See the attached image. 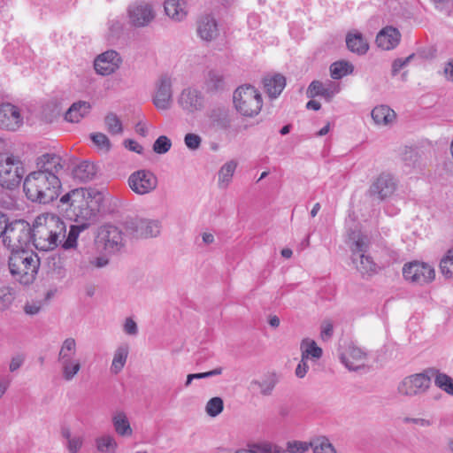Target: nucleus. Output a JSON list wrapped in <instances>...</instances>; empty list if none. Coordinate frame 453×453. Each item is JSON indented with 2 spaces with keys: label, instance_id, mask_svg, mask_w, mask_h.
Here are the masks:
<instances>
[{
  "label": "nucleus",
  "instance_id": "1",
  "mask_svg": "<svg viewBox=\"0 0 453 453\" xmlns=\"http://www.w3.org/2000/svg\"><path fill=\"white\" fill-rule=\"evenodd\" d=\"M31 228V241L38 250H53L65 238V224L55 214L37 216Z\"/></svg>",
  "mask_w": 453,
  "mask_h": 453
},
{
  "label": "nucleus",
  "instance_id": "58",
  "mask_svg": "<svg viewBox=\"0 0 453 453\" xmlns=\"http://www.w3.org/2000/svg\"><path fill=\"white\" fill-rule=\"evenodd\" d=\"M123 330L128 335H136L138 334V326L136 322L131 318L126 319L123 326Z\"/></svg>",
  "mask_w": 453,
  "mask_h": 453
},
{
  "label": "nucleus",
  "instance_id": "33",
  "mask_svg": "<svg viewBox=\"0 0 453 453\" xmlns=\"http://www.w3.org/2000/svg\"><path fill=\"white\" fill-rule=\"evenodd\" d=\"M237 167V162L230 160L225 163L219 171L218 186L220 189H226L232 181V178Z\"/></svg>",
  "mask_w": 453,
  "mask_h": 453
},
{
  "label": "nucleus",
  "instance_id": "24",
  "mask_svg": "<svg viewBox=\"0 0 453 453\" xmlns=\"http://www.w3.org/2000/svg\"><path fill=\"white\" fill-rule=\"evenodd\" d=\"M265 92L273 99L280 96L286 86V79L281 74L267 75L263 79Z\"/></svg>",
  "mask_w": 453,
  "mask_h": 453
},
{
  "label": "nucleus",
  "instance_id": "46",
  "mask_svg": "<svg viewBox=\"0 0 453 453\" xmlns=\"http://www.w3.org/2000/svg\"><path fill=\"white\" fill-rule=\"evenodd\" d=\"M278 382V379L275 374H272L267 380L264 381L253 380L251 385H256L260 388V392L264 395H271L275 385Z\"/></svg>",
  "mask_w": 453,
  "mask_h": 453
},
{
  "label": "nucleus",
  "instance_id": "19",
  "mask_svg": "<svg viewBox=\"0 0 453 453\" xmlns=\"http://www.w3.org/2000/svg\"><path fill=\"white\" fill-rule=\"evenodd\" d=\"M23 124V117L19 109L10 104H0V127L9 131H16Z\"/></svg>",
  "mask_w": 453,
  "mask_h": 453
},
{
  "label": "nucleus",
  "instance_id": "27",
  "mask_svg": "<svg viewBox=\"0 0 453 453\" xmlns=\"http://www.w3.org/2000/svg\"><path fill=\"white\" fill-rule=\"evenodd\" d=\"M372 119L378 126H389L395 119V111L387 105H379L372 109Z\"/></svg>",
  "mask_w": 453,
  "mask_h": 453
},
{
  "label": "nucleus",
  "instance_id": "21",
  "mask_svg": "<svg viewBox=\"0 0 453 453\" xmlns=\"http://www.w3.org/2000/svg\"><path fill=\"white\" fill-rule=\"evenodd\" d=\"M196 33L204 42L214 41L219 35L218 21L211 14L199 17L196 21Z\"/></svg>",
  "mask_w": 453,
  "mask_h": 453
},
{
  "label": "nucleus",
  "instance_id": "60",
  "mask_svg": "<svg viewBox=\"0 0 453 453\" xmlns=\"http://www.w3.org/2000/svg\"><path fill=\"white\" fill-rule=\"evenodd\" d=\"M333 324L329 321H325L321 325L320 336L322 340L326 341L333 335Z\"/></svg>",
  "mask_w": 453,
  "mask_h": 453
},
{
  "label": "nucleus",
  "instance_id": "22",
  "mask_svg": "<svg viewBox=\"0 0 453 453\" xmlns=\"http://www.w3.org/2000/svg\"><path fill=\"white\" fill-rule=\"evenodd\" d=\"M180 106L188 112L200 111L203 107V96L202 93L192 88L182 90L178 99Z\"/></svg>",
  "mask_w": 453,
  "mask_h": 453
},
{
  "label": "nucleus",
  "instance_id": "8",
  "mask_svg": "<svg viewBox=\"0 0 453 453\" xmlns=\"http://www.w3.org/2000/svg\"><path fill=\"white\" fill-rule=\"evenodd\" d=\"M32 228L30 224L24 219L6 220V227L4 229L3 243L12 252L25 250V247L31 241Z\"/></svg>",
  "mask_w": 453,
  "mask_h": 453
},
{
  "label": "nucleus",
  "instance_id": "62",
  "mask_svg": "<svg viewBox=\"0 0 453 453\" xmlns=\"http://www.w3.org/2000/svg\"><path fill=\"white\" fill-rule=\"evenodd\" d=\"M42 309V303L40 302L27 303L24 306V311L28 315H36Z\"/></svg>",
  "mask_w": 453,
  "mask_h": 453
},
{
  "label": "nucleus",
  "instance_id": "57",
  "mask_svg": "<svg viewBox=\"0 0 453 453\" xmlns=\"http://www.w3.org/2000/svg\"><path fill=\"white\" fill-rule=\"evenodd\" d=\"M217 126L223 130H229L232 127V119L226 112L220 113L219 118L215 119Z\"/></svg>",
  "mask_w": 453,
  "mask_h": 453
},
{
  "label": "nucleus",
  "instance_id": "20",
  "mask_svg": "<svg viewBox=\"0 0 453 453\" xmlns=\"http://www.w3.org/2000/svg\"><path fill=\"white\" fill-rule=\"evenodd\" d=\"M36 170L44 175H51L53 178H59L58 174L63 169V159L54 153H45L36 158Z\"/></svg>",
  "mask_w": 453,
  "mask_h": 453
},
{
  "label": "nucleus",
  "instance_id": "64",
  "mask_svg": "<svg viewBox=\"0 0 453 453\" xmlns=\"http://www.w3.org/2000/svg\"><path fill=\"white\" fill-rule=\"evenodd\" d=\"M25 357L21 354H18L12 357V360L10 362V371L15 372L17 371L24 363Z\"/></svg>",
  "mask_w": 453,
  "mask_h": 453
},
{
  "label": "nucleus",
  "instance_id": "9",
  "mask_svg": "<svg viewBox=\"0 0 453 453\" xmlns=\"http://www.w3.org/2000/svg\"><path fill=\"white\" fill-rule=\"evenodd\" d=\"M434 372V368H428L422 372L404 378L398 385V393L405 396H414L426 392L431 386Z\"/></svg>",
  "mask_w": 453,
  "mask_h": 453
},
{
  "label": "nucleus",
  "instance_id": "15",
  "mask_svg": "<svg viewBox=\"0 0 453 453\" xmlns=\"http://www.w3.org/2000/svg\"><path fill=\"white\" fill-rule=\"evenodd\" d=\"M100 240L104 242L106 252L114 254L120 251L124 245L123 233L113 225H104L99 232Z\"/></svg>",
  "mask_w": 453,
  "mask_h": 453
},
{
  "label": "nucleus",
  "instance_id": "55",
  "mask_svg": "<svg viewBox=\"0 0 453 453\" xmlns=\"http://www.w3.org/2000/svg\"><path fill=\"white\" fill-rule=\"evenodd\" d=\"M83 445V437L74 435L66 442V448L69 453H78Z\"/></svg>",
  "mask_w": 453,
  "mask_h": 453
},
{
  "label": "nucleus",
  "instance_id": "29",
  "mask_svg": "<svg viewBox=\"0 0 453 453\" xmlns=\"http://www.w3.org/2000/svg\"><path fill=\"white\" fill-rule=\"evenodd\" d=\"M129 354V347L127 344L119 345L114 351L113 358L111 365V372L119 374L126 365Z\"/></svg>",
  "mask_w": 453,
  "mask_h": 453
},
{
  "label": "nucleus",
  "instance_id": "56",
  "mask_svg": "<svg viewBox=\"0 0 453 453\" xmlns=\"http://www.w3.org/2000/svg\"><path fill=\"white\" fill-rule=\"evenodd\" d=\"M414 58V54H411L405 58H396L392 64V75H396L399 71L406 66L410 61Z\"/></svg>",
  "mask_w": 453,
  "mask_h": 453
},
{
  "label": "nucleus",
  "instance_id": "59",
  "mask_svg": "<svg viewBox=\"0 0 453 453\" xmlns=\"http://www.w3.org/2000/svg\"><path fill=\"white\" fill-rule=\"evenodd\" d=\"M308 361L309 360H303V357H301V360H300L299 364L297 365L296 371H295L296 377L302 379L307 374V372L310 369V367L308 365Z\"/></svg>",
  "mask_w": 453,
  "mask_h": 453
},
{
  "label": "nucleus",
  "instance_id": "47",
  "mask_svg": "<svg viewBox=\"0 0 453 453\" xmlns=\"http://www.w3.org/2000/svg\"><path fill=\"white\" fill-rule=\"evenodd\" d=\"M223 408V400L220 397H213L208 401L205 411L210 417H216L222 412Z\"/></svg>",
  "mask_w": 453,
  "mask_h": 453
},
{
  "label": "nucleus",
  "instance_id": "2",
  "mask_svg": "<svg viewBox=\"0 0 453 453\" xmlns=\"http://www.w3.org/2000/svg\"><path fill=\"white\" fill-rule=\"evenodd\" d=\"M62 184L59 178L46 176L40 172H31L24 179L23 191L32 203L48 204L57 199Z\"/></svg>",
  "mask_w": 453,
  "mask_h": 453
},
{
  "label": "nucleus",
  "instance_id": "26",
  "mask_svg": "<svg viewBox=\"0 0 453 453\" xmlns=\"http://www.w3.org/2000/svg\"><path fill=\"white\" fill-rule=\"evenodd\" d=\"M301 357L303 360L317 362L323 355V350L317 342L311 338H304L300 343Z\"/></svg>",
  "mask_w": 453,
  "mask_h": 453
},
{
  "label": "nucleus",
  "instance_id": "10",
  "mask_svg": "<svg viewBox=\"0 0 453 453\" xmlns=\"http://www.w3.org/2000/svg\"><path fill=\"white\" fill-rule=\"evenodd\" d=\"M127 234L132 238H153L161 231V223L157 219H130L125 222Z\"/></svg>",
  "mask_w": 453,
  "mask_h": 453
},
{
  "label": "nucleus",
  "instance_id": "35",
  "mask_svg": "<svg viewBox=\"0 0 453 453\" xmlns=\"http://www.w3.org/2000/svg\"><path fill=\"white\" fill-rule=\"evenodd\" d=\"M96 174L95 167L89 162L84 161L77 165L73 170L74 179L87 182L93 179Z\"/></svg>",
  "mask_w": 453,
  "mask_h": 453
},
{
  "label": "nucleus",
  "instance_id": "25",
  "mask_svg": "<svg viewBox=\"0 0 453 453\" xmlns=\"http://www.w3.org/2000/svg\"><path fill=\"white\" fill-rule=\"evenodd\" d=\"M91 110V104L87 101L73 103L65 114V119L71 123H78L85 118Z\"/></svg>",
  "mask_w": 453,
  "mask_h": 453
},
{
  "label": "nucleus",
  "instance_id": "16",
  "mask_svg": "<svg viewBox=\"0 0 453 453\" xmlns=\"http://www.w3.org/2000/svg\"><path fill=\"white\" fill-rule=\"evenodd\" d=\"M153 104L158 110H168L173 104L172 80L168 75H162L156 82Z\"/></svg>",
  "mask_w": 453,
  "mask_h": 453
},
{
  "label": "nucleus",
  "instance_id": "37",
  "mask_svg": "<svg viewBox=\"0 0 453 453\" xmlns=\"http://www.w3.org/2000/svg\"><path fill=\"white\" fill-rule=\"evenodd\" d=\"M48 269L57 279H63L66 275V269L60 256L52 255L48 258Z\"/></svg>",
  "mask_w": 453,
  "mask_h": 453
},
{
  "label": "nucleus",
  "instance_id": "54",
  "mask_svg": "<svg viewBox=\"0 0 453 453\" xmlns=\"http://www.w3.org/2000/svg\"><path fill=\"white\" fill-rule=\"evenodd\" d=\"M109 264V259L105 256H99L95 257H90L88 265H84L86 269H95V268H103L105 267Z\"/></svg>",
  "mask_w": 453,
  "mask_h": 453
},
{
  "label": "nucleus",
  "instance_id": "13",
  "mask_svg": "<svg viewBox=\"0 0 453 453\" xmlns=\"http://www.w3.org/2000/svg\"><path fill=\"white\" fill-rule=\"evenodd\" d=\"M129 22L136 27H143L155 19L156 12L151 4L145 1H136L127 9Z\"/></svg>",
  "mask_w": 453,
  "mask_h": 453
},
{
  "label": "nucleus",
  "instance_id": "23",
  "mask_svg": "<svg viewBox=\"0 0 453 453\" xmlns=\"http://www.w3.org/2000/svg\"><path fill=\"white\" fill-rule=\"evenodd\" d=\"M400 37V33L396 28L387 27L377 35L376 43L382 50H389L398 45Z\"/></svg>",
  "mask_w": 453,
  "mask_h": 453
},
{
  "label": "nucleus",
  "instance_id": "28",
  "mask_svg": "<svg viewBox=\"0 0 453 453\" xmlns=\"http://www.w3.org/2000/svg\"><path fill=\"white\" fill-rule=\"evenodd\" d=\"M352 262L364 277L371 276L377 273V265L368 255L359 254L358 256L352 257Z\"/></svg>",
  "mask_w": 453,
  "mask_h": 453
},
{
  "label": "nucleus",
  "instance_id": "30",
  "mask_svg": "<svg viewBox=\"0 0 453 453\" xmlns=\"http://www.w3.org/2000/svg\"><path fill=\"white\" fill-rule=\"evenodd\" d=\"M164 7L166 15L175 21H180L187 16L185 3L180 0H165Z\"/></svg>",
  "mask_w": 453,
  "mask_h": 453
},
{
  "label": "nucleus",
  "instance_id": "17",
  "mask_svg": "<svg viewBox=\"0 0 453 453\" xmlns=\"http://www.w3.org/2000/svg\"><path fill=\"white\" fill-rule=\"evenodd\" d=\"M340 360L349 371H358L365 366L367 353L362 349L349 344L340 354Z\"/></svg>",
  "mask_w": 453,
  "mask_h": 453
},
{
  "label": "nucleus",
  "instance_id": "41",
  "mask_svg": "<svg viewBox=\"0 0 453 453\" xmlns=\"http://www.w3.org/2000/svg\"><path fill=\"white\" fill-rule=\"evenodd\" d=\"M353 70V65L344 60L334 62L330 66L331 77L334 80H339L347 74L352 73Z\"/></svg>",
  "mask_w": 453,
  "mask_h": 453
},
{
  "label": "nucleus",
  "instance_id": "49",
  "mask_svg": "<svg viewBox=\"0 0 453 453\" xmlns=\"http://www.w3.org/2000/svg\"><path fill=\"white\" fill-rule=\"evenodd\" d=\"M369 242L367 237L358 234L357 240L351 246L352 257L358 256L359 254H365L368 250Z\"/></svg>",
  "mask_w": 453,
  "mask_h": 453
},
{
  "label": "nucleus",
  "instance_id": "4",
  "mask_svg": "<svg viewBox=\"0 0 453 453\" xmlns=\"http://www.w3.org/2000/svg\"><path fill=\"white\" fill-rule=\"evenodd\" d=\"M8 266L12 276L22 285H30L35 280L40 259L34 253L27 250H16L12 252Z\"/></svg>",
  "mask_w": 453,
  "mask_h": 453
},
{
  "label": "nucleus",
  "instance_id": "32",
  "mask_svg": "<svg viewBox=\"0 0 453 453\" xmlns=\"http://www.w3.org/2000/svg\"><path fill=\"white\" fill-rule=\"evenodd\" d=\"M204 84L208 91L215 92L223 90L226 86L224 74L219 70H210L205 76Z\"/></svg>",
  "mask_w": 453,
  "mask_h": 453
},
{
  "label": "nucleus",
  "instance_id": "42",
  "mask_svg": "<svg viewBox=\"0 0 453 453\" xmlns=\"http://www.w3.org/2000/svg\"><path fill=\"white\" fill-rule=\"evenodd\" d=\"M439 267L441 273L446 279H453V247L442 257Z\"/></svg>",
  "mask_w": 453,
  "mask_h": 453
},
{
  "label": "nucleus",
  "instance_id": "36",
  "mask_svg": "<svg viewBox=\"0 0 453 453\" xmlns=\"http://www.w3.org/2000/svg\"><path fill=\"white\" fill-rule=\"evenodd\" d=\"M112 424L115 432L120 436L132 435V428L126 414L122 411L117 412L112 417Z\"/></svg>",
  "mask_w": 453,
  "mask_h": 453
},
{
  "label": "nucleus",
  "instance_id": "39",
  "mask_svg": "<svg viewBox=\"0 0 453 453\" xmlns=\"http://www.w3.org/2000/svg\"><path fill=\"white\" fill-rule=\"evenodd\" d=\"M96 449L101 453H115L118 443L111 434H104L96 439Z\"/></svg>",
  "mask_w": 453,
  "mask_h": 453
},
{
  "label": "nucleus",
  "instance_id": "48",
  "mask_svg": "<svg viewBox=\"0 0 453 453\" xmlns=\"http://www.w3.org/2000/svg\"><path fill=\"white\" fill-rule=\"evenodd\" d=\"M90 138L95 145L101 150L108 152L111 144L106 134L103 133H94L90 134Z\"/></svg>",
  "mask_w": 453,
  "mask_h": 453
},
{
  "label": "nucleus",
  "instance_id": "40",
  "mask_svg": "<svg viewBox=\"0 0 453 453\" xmlns=\"http://www.w3.org/2000/svg\"><path fill=\"white\" fill-rule=\"evenodd\" d=\"M434 371L435 372L433 373V378L434 379L435 386L447 394L453 395V379L446 373L440 372L435 368H434Z\"/></svg>",
  "mask_w": 453,
  "mask_h": 453
},
{
  "label": "nucleus",
  "instance_id": "5",
  "mask_svg": "<svg viewBox=\"0 0 453 453\" xmlns=\"http://www.w3.org/2000/svg\"><path fill=\"white\" fill-rule=\"evenodd\" d=\"M58 363L65 381H72L81 372L82 362L78 357V345L74 338L67 337L62 342L58 354Z\"/></svg>",
  "mask_w": 453,
  "mask_h": 453
},
{
  "label": "nucleus",
  "instance_id": "3",
  "mask_svg": "<svg viewBox=\"0 0 453 453\" xmlns=\"http://www.w3.org/2000/svg\"><path fill=\"white\" fill-rule=\"evenodd\" d=\"M62 206L70 219L76 222L88 223L96 217V208L90 193L84 188H75L66 193L60 198Z\"/></svg>",
  "mask_w": 453,
  "mask_h": 453
},
{
  "label": "nucleus",
  "instance_id": "7",
  "mask_svg": "<svg viewBox=\"0 0 453 453\" xmlns=\"http://www.w3.org/2000/svg\"><path fill=\"white\" fill-rule=\"evenodd\" d=\"M25 173L21 158L12 152L0 153V186L12 190L18 188Z\"/></svg>",
  "mask_w": 453,
  "mask_h": 453
},
{
  "label": "nucleus",
  "instance_id": "38",
  "mask_svg": "<svg viewBox=\"0 0 453 453\" xmlns=\"http://www.w3.org/2000/svg\"><path fill=\"white\" fill-rule=\"evenodd\" d=\"M88 223H81L80 225H72L68 234L62 244L64 250L74 249L77 246V240L80 233L87 228Z\"/></svg>",
  "mask_w": 453,
  "mask_h": 453
},
{
  "label": "nucleus",
  "instance_id": "14",
  "mask_svg": "<svg viewBox=\"0 0 453 453\" xmlns=\"http://www.w3.org/2000/svg\"><path fill=\"white\" fill-rule=\"evenodd\" d=\"M397 188V180L389 173H381L371 184L369 193L380 200L390 197Z\"/></svg>",
  "mask_w": 453,
  "mask_h": 453
},
{
  "label": "nucleus",
  "instance_id": "51",
  "mask_svg": "<svg viewBox=\"0 0 453 453\" xmlns=\"http://www.w3.org/2000/svg\"><path fill=\"white\" fill-rule=\"evenodd\" d=\"M310 448H311V441H288L287 444V450L289 453H305Z\"/></svg>",
  "mask_w": 453,
  "mask_h": 453
},
{
  "label": "nucleus",
  "instance_id": "11",
  "mask_svg": "<svg viewBox=\"0 0 453 453\" xmlns=\"http://www.w3.org/2000/svg\"><path fill=\"white\" fill-rule=\"evenodd\" d=\"M127 183L134 193L144 196L157 188L158 180L153 172L147 169H140L129 175Z\"/></svg>",
  "mask_w": 453,
  "mask_h": 453
},
{
  "label": "nucleus",
  "instance_id": "50",
  "mask_svg": "<svg viewBox=\"0 0 453 453\" xmlns=\"http://www.w3.org/2000/svg\"><path fill=\"white\" fill-rule=\"evenodd\" d=\"M171 147V140L165 135H160L153 144V151L157 154H165Z\"/></svg>",
  "mask_w": 453,
  "mask_h": 453
},
{
  "label": "nucleus",
  "instance_id": "61",
  "mask_svg": "<svg viewBox=\"0 0 453 453\" xmlns=\"http://www.w3.org/2000/svg\"><path fill=\"white\" fill-rule=\"evenodd\" d=\"M404 422L412 423L422 427H428L433 426L434 424L433 420L423 418H405Z\"/></svg>",
  "mask_w": 453,
  "mask_h": 453
},
{
  "label": "nucleus",
  "instance_id": "44",
  "mask_svg": "<svg viewBox=\"0 0 453 453\" xmlns=\"http://www.w3.org/2000/svg\"><path fill=\"white\" fill-rule=\"evenodd\" d=\"M313 453H337L335 448L326 437H319L311 441Z\"/></svg>",
  "mask_w": 453,
  "mask_h": 453
},
{
  "label": "nucleus",
  "instance_id": "63",
  "mask_svg": "<svg viewBox=\"0 0 453 453\" xmlns=\"http://www.w3.org/2000/svg\"><path fill=\"white\" fill-rule=\"evenodd\" d=\"M418 156L416 151L413 150H408L405 151L403 155V160L405 161L406 165H413L415 166L416 163L418 162Z\"/></svg>",
  "mask_w": 453,
  "mask_h": 453
},
{
  "label": "nucleus",
  "instance_id": "18",
  "mask_svg": "<svg viewBox=\"0 0 453 453\" xmlns=\"http://www.w3.org/2000/svg\"><path fill=\"white\" fill-rule=\"evenodd\" d=\"M121 62L119 54L110 50L96 57L94 67L97 73L106 76L115 73L119 68Z\"/></svg>",
  "mask_w": 453,
  "mask_h": 453
},
{
  "label": "nucleus",
  "instance_id": "12",
  "mask_svg": "<svg viewBox=\"0 0 453 453\" xmlns=\"http://www.w3.org/2000/svg\"><path fill=\"white\" fill-rule=\"evenodd\" d=\"M403 274L406 280L424 285L434 280L435 272L433 266L423 262H411L404 265Z\"/></svg>",
  "mask_w": 453,
  "mask_h": 453
},
{
  "label": "nucleus",
  "instance_id": "34",
  "mask_svg": "<svg viewBox=\"0 0 453 453\" xmlns=\"http://www.w3.org/2000/svg\"><path fill=\"white\" fill-rule=\"evenodd\" d=\"M337 91L331 86H326L319 81H313L308 87L307 96L308 97H315L321 96L327 101H330Z\"/></svg>",
  "mask_w": 453,
  "mask_h": 453
},
{
  "label": "nucleus",
  "instance_id": "31",
  "mask_svg": "<svg viewBox=\"0 0 453 453\" xmlns=\"http://www.w3.org/2000/svg\"><path fill=\"white\" fill-rule=\"evenodd\" d=\"M348 49L357 54H365L369 49L368 43L361 33H349L346 37Z\"/></svg>",
  "mask_w": 453,
  "mask_h": 453
},
{
  "label": "nucleus",
  "instance_id": "43",
  "mask_svg": "<svg viewBox=\"0 0 453 453\" xmlns=\"http://www.w3.org/2000/svg\"><path fill=\"white\" fill-rule=\"evenodd\" d=\"M104 125L107 131L112 135L123 133L122 122L115 113L110 112L105 116Z\"/></svg>",
  "mask_w": 453,
  "mask_h": 453
},
{
  "label": "nucleus",
  "instance_id": "53",
  "mask_svg": "<svg viewBox=\"0 0 453 453\" xmlns=\"http://www.w3.org/2000/svg\"><path fill=\"white\" fill-rule=\"evenodd\" d=\"M184 142L189 150H196L201 146L202 138L196 134L189 133L185 135Z\"/></svg>",
  "mask_w": 453,
  "mask_h": 453
},
{
  "label": "nucleus",
  "instance_id": "45",
  "mask_svg": "<svg viewBox=\"0 0 453 453\" xmlns=\"http://www.w3.org/2000/svg\"><path fill=\"white\" fill-rule=\"evenodd\" d=\"M281 450L278 446L273 445L271 443H262L259 445H254L250 449H240L235 453H281Z\"/></svg>",
  "mask_w": 453,
  "mask_h": 453
},
{
  "label": "nucleus",
  "instance_id": "6",
  "mask_svg": "<svg viewBox=\"0 0 453 453\" xmlns=\"http://www.w3.org/2000/svg\"><path fill=\"white\" fill-rule=\"evenodd\" d=\"M233 103L237 112L247 118L258 115L263 106L260 92L251 85L237 88L233 95Z\"/></svg>",
  "mask_w": 453,
  "mask_h": 453
},
{
  "label": "nucleus",
  "instance_id": "52",
  "mask_svg": "<svg viewBox=\"0 0 453 453\" xmlns=\"http://www.w3.org/2000/svg\"><path fill=\"white\" fill-rule=\"evenodd\" d=\"M221 373H222V368L219 367V368H216L211 371L205 372L188 374L187 377L185 386L186 387L189 386L191 384L192 380L195 379H205V378L219 375Z\"/></svg>",
  "mask_w": 453,
  "mask_h": 453
}]
</instances>
